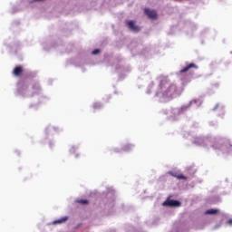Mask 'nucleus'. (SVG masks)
I'll list each match as a JSON object with an SVG mask.
<instances>
[{"label":"nucleus","mask_w":232,"mask_h":232,"mask_svg":"<svg viewBox=\"0 0 232 232\" xmlns=\"http://www.w3.org/2000/svg\"><path fill=\"white\" fill-rule=\"evenodd\" d=\"M35 2H37V1H43V0H34Z\"/></svg>","instance_id":"nucleus-15"},{"label":"nucleus","mask_w":232,"mask_h":232,"mask_svg":"<svg viewBox=\"0 0 232 232\" xmlns=\"http://www.w3.org/2000/svg\"><path fill=\"white\" fill-rule=\"evenodd\" d=\"M164 97H173L177 93V85L170 84L168 79H163L160 83Z\"/></svg>","instance_id":"nucleus-1"},{"label":"nucleus","mask_w":232,"mask_h":232,"mask_svg":"<svg viewBox=\"0 0 232 232\" xmlns=\"http://www.w3.org/2000/svg\"><path fill=\"white\" fill-rule=\"evenodd\" d=\"M93 108L94 110H99V108H101V105L99 103H94Z\"/></svg>","instance_id":"nucleus-12"},{"label":"nucleus","mask_w":232,"mask_h":232,"mask_svg":"<svg viewBox=\"0 0 232 232\" xmlns=\"http://www.w3.org/2000/svg\"><path fill=\"white\" fill-rule=\"evenodd\" d=\"M127 26L131 30V32H140V27L135 25V22L133 21H129L127 23Z\"/></svg>","instance_id":"nucleus-4"},{"label":"nucleus","mask_w":232,"mask_h":232,"mask_svg":"<svg viewBox=\"0 0 232 232\" xmlns=\"http://www.w3.org/2000/svg\"><path fill=\"white\" fill-rule=\"evenodd\" d=\"M163 206H169V208H179L180 206V202L179 200H168L163 203Z\"/></svg>","instance_id":"nucleus-2"},{"label":"nucleus","mask_w":232,"mask_h":232,"mask_svg":"<svg viewBox=\"0 0 232 232\" xmlns=\"http://www.w3.org/2000/svg\"><path fill=\"white\" fill-rule=\"evenodd\" d=\"M191 68L197 69L198 66H197V64H195V63H189L188 65H187L186 67H184L183 69H181V70L179 71V73H186V72H189V70H191Z\"/></svg>","instance_id":"nucleus-7"},{"label":"nucleus","mask_w":232,"mask_h":232,"mask_svg":"<svg viewBox=\"0 0 232 232\" xmlns=\"http://www.w3.org/2000/svg\"><path fill=\"white\" fill-rule=\"evenodd\" d=\"M68 221V216L63 217L60 219L54 220L53 224H64V222Z\"/></svg>","instance_id":"nucleus-8"},{"label":"nucleus","mask_w":232,"mask_h":232,"mask_svg":"<svg viewBox=\"0 0 232 232\" xmlns=\"http://www.w3.org/2000/svg\"><path fill=\"white\" fill-rule=\"evenodd\" d=\"M78 204H82L83 206H86L89 204V201L88 199H80V200H77Z\"/></svg>","instance_id":"nucleus-10"},{"label":"nucleus","mask_w":232,"mask_h":232,"mask_svg":"<svg viewBox=\"0 0 232 232\" xmlns=\"http://www.w3.org/2000/svg\"><path fill=\"white\" fill-rule=\"evenodd\" d=\"M13 75H14V77H21V75H23V66L14 67Z\"/></svg>","instance_id":"nucleus-6"},{"label":"nucleus","mask_w":232,"mask_h":232,"mask_svg":"<svg viewBox=\"0 0 232 232\" xmlns=\"http://www.w3.org/2000/svg\"><path fill=\"white\" fill-rule=\"evenodd\" d=\"M98 53H101V50L95 49L94 51H92V55H97Z\"/></svg>","instance_id":"nucleus-11"},{"label":"nucleus","mask_w":232,"mask_h":232,"mask_svg":"<svg viewBox=\"0 0 232 232\" xmlns=\"http://www.w3.org/2000/svg\"><path fill=\"white\" fill-rule=\"evenodd\" d=\"M144 12L150 19H157V11L151 10L150 8H145Z\"/></svg>","instance_id":"nucleus-3"},{"label":"nucleus","mask_w":232,"mask_h":232,"mask_svg":"<svg viewBox=\"0 0 232 232\" xmlns=\"http://www.w3.org/2000/svg\"><path fill=\"white\" fill-rule=\"evenodd\" d=\"M169 175L171 177H175V179H179V180H188V178L179 172H169Z\"/></svg>","instance_id":"nucleus-5"},{"label":"nucleus","mask_w":232,"mask_h":232,"mask_svg":"<svg viewBox=\"0 0 232 232\" xmlns=\"http://www.w3.org/2000/svg\"><path fill=\"white\" fill-rule=\"evenodd\" d=\"M218 209H217V208H210V209H208L205 212V215H218Z\"/></svg>","instance_id":"nucleus-9"},{"label":"nucleus","mask_w":232,"mask_h":232,"mask_svg":"<svg viewBox=\"0 0 232 232\" xmlns=\"http://www.w3.org/2000/svg\"><path fill=\"white\" fill-rule=\"evenodd\" d=\"M131 148V145H126L125 147H124V150L125 151H128V150H130Z\"/></svg>","instance_id":"nucleus-13"},{"label":"nucleus","mask_w":232,"mask_h":232,"mask_svg":"<svg viewBox=\"0 0 232 232\" xmlns=\"http://www.w3.org/2000/svg\"><path fill=\"white\" fill-rule=\"evenodd\" d=\"M227 224H228L229 226H232V219H228Z\"/></svg>","instance_id":"nucleus-14"}]
</instances>
